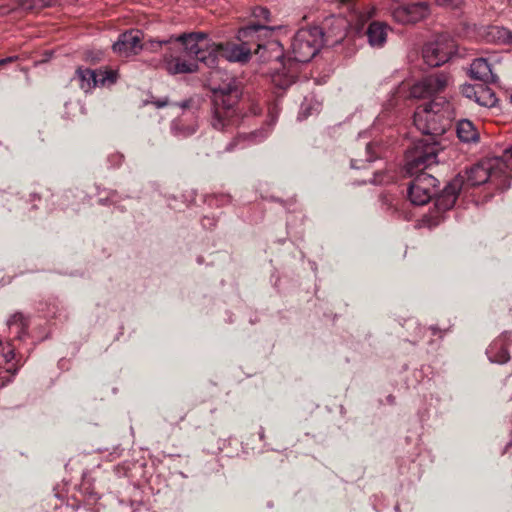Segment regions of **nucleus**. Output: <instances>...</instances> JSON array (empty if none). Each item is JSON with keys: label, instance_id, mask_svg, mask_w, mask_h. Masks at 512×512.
I'll return each mask as SVG.
<instances>
[{"label": "nucleus", "instance_id": "2f4dec72", "mask_svg": "<svg viewBox=\"0 0 512 512\" xmlns=\"http://www.w3.org/2000/svg\"><path fill=\"white\" fill-rule=\"evenodd\" d=\"M117 193L116 192H112L109 197L107 198V200L112 203V204H116L117 203Z\"/></svg>", "mask_w": 512, "mask_h": 512}, {"label": "nucleus", "instance_id": "473e14b6", "mask_svg": "<svg viewBox=\"0 0 512 512\" xmlns=\"http://www.w3.org/2000/svg\"><path fill=\"white\" fill-rule=\"evenodd\" d=\"M111 160H115V162H117V164H120L123 160V155L121 154H114L111 156Z\"/></svg>", "mask_w": 512, "mask_h": 512}, {"label": "nucleus", "instance_id": "e433bc0d", "mask_svg": "<svg viewBox=\"0 0 512 512\" xmlns=\"http://www.w3.org/2000/svg\"><path fill=\"white\" fill-rule=\"evenodd\" d=\"M357 162H358L357 160H352L351 161V167L352 168H357V169L361 168L360 165H357Z\"/></svg>", "mask_w": 512, "mask_h": 512}, {"label": "nucleus", "instance_id": "20e7f679", "mask_svg": "<svg viewBox=\"0 0 512 512\" xmlns=\"http://www.w3.org/2000/svg\"><path fill=\"white\" fill-rule=\"evenodd\" d=\"M454 117L455 112L450 101L445 97H435L416 108L413 122L423 136L438 140L451 128Z\"/></svg>", "mask_w": 512, "mask_h": 512}, {"label": "nucleus", "instance_id": "bb28decb", "mask_svg": "<svg viewBox=\"0 0 512 512\" xmlns=\"http://www.w3.org/2000/svg\"><path fill=\"white\" fill-rule=\"evenodd\" d=\"M493 348L491 347L487 353L489 354V358L492 362L496 363H506L509 360V353L506 348H501L500 351L497 353V355L492 356Z\"/></svg>", "mask_w": 512, "mask_h": 512}, {"label": "nucleus", "instance_id": "cd10ccee", "mask_svg": "<svg viewBox=\"0 0 512 512\" xmlns=\"http://www.w3.org/2000/svg\"><path fill=\"white\" fill-rule=\"evenodd\" d=\"M435 2L438 6L450 10L460 9L464 4V0H435Z\"/></svg>", "mask_w": 512, "mask_h": 512}, {"label": "nucleus", "instance_id": "c9c22d12", "mask_svg": "<svg viewBox=\"0 0 512 512\" xmlns=\"http://www.w3.org/2000/svg\"><path fill=\"white\" fill-rule=\"evenodd\" d=\"M378 175L376 174L374 179L371 181L373 184H382V180H379L378 178Z\"/></svg>", "mask_w": 512, "mask_h": 512}, {"label": "nucleus", "instance_id": "72a5a7b5", "mask_svg": "<svg viewBox=\"0 0 512 512\" xmlns=\"http://www.w3.org/2000/svg\"><path fill=\"white\" fill-rule=\"evenodd\" d=\"M407 87L404 84H401L396 91V94L400 95L406 91Z\"/></svg>", "mask_w": 512, "mask_h": 512}, {"label": "nucleus", "instance_id": "7ed1b4c3", "mask_svg": "<svg viewBox=\"0 0 512 512\" xmlns=\"http://www.w3.org/2000/svg\"><path fill=\"white\" fill-rule=\"evenodd\" d=\"M511 180L512 158L506 155L505 150L503 156L481 161L468 169L465 175L454 177L436 198V208L439 211L451 209L464 185L479 186L490 181L497 188L506 190Z\"/></svg>", "mask_w": 512, "mask_h": 512}, {"label": "nucleus", "instance_id": "9d476101", "mask_svg": "<svg viewBox=\"0 0 512 512\" xmlns=\"http://www.w3.org/2000/svg\"><path fill=\"white\" fill-rule=\"evenodd\" d=\"M450 77L441 72L423 77L421 80L409 87V98L425 99L442 93L449 85Z\"/></svg>", "mask_w": 512, "mask_h": 512}, {"label": "nucleus", "instance_id": "c756f323", "mask_svg": "<svg viewBox=\"0 0 512 512\" xmlns=\"http://www.w3.org/2000/svg\"><path fill=\"white\" fill-rule=\"evenodd\" d=\"M375 145L373 143L366 144V161L372 162L376 159Z\"/></svg>", "mask_w": 512, "mask_h": 512}, {"label": "nucleus", "instance_id": "7c9ffc66", "mask_svg": "<svg viewBox=\"0 0 512 512\" xmlns=\"http://www.w3.org/2000/svg\"><path fill=\"white\" fill-rule=\"evenodd\" d=\"M17 56H10V57H7V58H4V59H1L0 60V66L1 65H5L7 63H11V62H14L17 60Z\"/></svg>", "mask_w": 512, "mask_h": 512}, {"label": "nucleus", "instance_id": "c85d7f7f", "mask_svg": "<svg viewBox=\"0 0 512 512\" xmlns=\"http://www.w3.org/2000/svg\"><path fill=\"white\" fill-rule=\"evenodd\" d=\"M253 16L254 18H256L258 21H260L261 19L266 21V22H269L270 21V11L265 8V7H261V6H257L253 9Z\"/></svg>", "mask_w": 512, "mask_h": 512}, {"label": "nucleus", "instance_id": "f3484780", "mask_svg": "<svg viewBox=\"0 0 512 512\" xmlns=\"http://www.w3.org/2000/svg\"><path fill=\"white\" fill-rule=\"evenodd\" d=\"M388 26L379 21L371 22L366 30L368 43L372 47H382L387 40Z\"/></svg>", "mask_w": 512, "mask_h": 512}, {"label": "nucleus", "instance_id": "ddd939ff", "mask_svg": "<svg viewBox=\"0 0 512 512\" xmlns=\"http://www.w3.org/2000/svg\"><path fill=\"white\" fill-rule=\"evenodd\" d=\"M14 357V350L11 346L4 347L0 343V388L10 382L18 370L13 362Z\"/></svg>", "mask_w": 512, "mask_h": 512}, {"label": "nucleus", "instance_id": "423d86ee", "mask_svg": "<svg viewBox=\"0 0 512 512\" xmlns=\"http://www.w3.org/2000/svg\"><path fill=\"white\" fill-rule=\"evenodd\" d=\"M440 150V142L437 139L423 136L416 140L406 151V174L414 176L437 164V155Z\"/></svg>", "mask_w": 512, "mask_h": 512}, {"label": "nucleus", "instance_id": "dca6fc26", "mask_svg": "<svg viewBox=\"0 0 512 512\" xmlns=\"http://www.w3.org/2000/svg\"><path fill=\"white\" fill-rule=\"evenodd\" d=\"M277 120V112L276 107L269 109L268 120L265 122V125L260 129L252 131L248 134L241 135L245 140L249 141L251 144H257L265 140L271 132L273 125Z\"/></svg>", "mask_w": 512, "mask_h": 512}, {"label": "nucleus", "instance_id": "a19ab883", "mask_svg": "<svg viewBox=\"0 0 512 512\" xmlns=\"http://www.w3.org/2000/svg\"><path fill=\"white\" fill-rule=\"evenodd\" d=\"M510 102L512 103V94L510 95Z\"/></svg>", "mask_w": 512, "mask_h": 512}, {"label": "nucleus", "instance_id": "f8f14e48", "mask_svg": "<svg viewBox=\"0 0 512 512\" xmlns=\"http://www.w3.org/2000/svg\"><path fill=\"white\" fill-rule=\"evenodd\" d=\"M141 36L140 30H129L120 34L118 40L113 44L114 52L124 58L136 55L142 49Z\"/></svg>", "mask_w": 512, "mask_h": 512}, {"label": "nucleus", "instance_id": "f704fd0d", "mask_svg": "<svg viewBox=\"0 0 512 512\" xmlns=\"http://www.w3.org/2000/svg\"><path fill=\"white\" fill-rule=\"evenodd\" d=\"M202 224L204 227H207L208 225L211 227L214 225V223L210 222V219L206 217L203 219Z\"/></svg>", "mask_w": 512, "mask_h": 512}, {"label": "nucleus", "instance_id": "aec40b11", "mask_svg": "<svg viewBox=\"0 0 512 512\" xmlns=\"http://www.w3.org/2000/svg\"><path fill=\"white\" fill-rule=\"evenodd\" d=\"M488 41L497 44L512 45V31L502 26H490L487 30Z\"/></svg>", "mask_w": 512, "mask_h": 512}, {"label": "nucleus", "instance_id": "1a4fd4ad", "mask_svg": "<svg viewBox=\"0 0 512 512\" xmlns=\"http://www.w3.org/2000/svg\"><path fill=\"white\" fill-rule=\"evenodd\" d=\"M455 43L447 35H440L426 43L422 49L424 62L430 67H438L446 63L455 52Z\"/></svg>", "mask_w": 512, "mask_h": 512}, {"label": "nucleus", "instance_id": "2eb2a0df", "mask_svg": "<svg viewBox=\"0 0 512 512\" xmlns=\"http://www.w3.org/2000/svg\"><path fill=\"white\" fill-rule=\"evenodd\" d=\"M282 69L277 70L272 75V82L282 88L286 89L293 83H295V80L298 75V67L293 65L292 63L288 62H282Z\"/></svg>", "mask_w": 512, "mask_h": 512}, {"label": "nucleus", "instance_id": "58836bf2", "mask_svg": "<svg viewBox=\"0 0 512 512\" xmlns=\"http://www.w3.org/2000/svg\"><path fill=\"white\" fill-rule=\"evenodd\" d=\"M506 155H509L512 158V145L506 149Z\"/></svg>", "mask_w": 512, "mask_h": 512}, {"label": "nucleus", "instance_id": "b1692460", "mask_svg": "<svg viewBox=\"0 0 512 512\" xmlns=\"http://www.w3.org/2000/svg\"><path fill=\"white\" fill-rule=\"evenodd\" d=\"M182 119L178 120V121H174L172 123V130L175 134H179V135H182V136H189V135H192L193 133H195L196 129H197V125L196 124H191V125H188V126H184L182 125Z\"/></svg>", "mask_w": 512, "mask_h": 512}, {"label": "nucleus", "instance_id": "4be33fe9", "mask_svg": "<svg viewBox=\"0 0 512 512\" xmlns=\"http://www.w3.org/2000/svg\"><path fill=\"white\" fill-rule=\"evenodd\" d=\"M53 0H17L18 7L27 11H38L52 6Z\"/></svg>", "mask_w": 512, "mask_h": 512}, {"label": "nucleus", "instance_id": "5701e85b", "mask_svg": "<svg viewBox=\"0 0 512 512\" xmlns=\"http://www.w3.org/2000/svg\"><path fill=\"white\" fill-rule=\"evenodd\" d=\"M319 109L320 103L312 98H305L300 107L299 118L306 119L314 113H317Z\"/></svg>", "mask_w": 512, "mask_h": 512}, {"label": "nucleus", "instance_id": "39448f33", "mask_svg": "<svg viewBox=\"0 0 512 512\" xmlns=\"http://www.w3.org/2000/svg\"><path fill=\"white\" fill-rule=\"evenodd\" d=\"M324 44V33L319 27L302 28L292 39L288 62L295 66L307 63L319 52Z\"/></svg>", "mask_w": 512, "mask_h": 512}, {"label": "nucleus", "instance_id": "f03ea898", "mask_svg": "<svg viewBox=\"0 0 512 512\" xmlns=\"http://www.w3.org/2000/svg\"><path fill=\"white\" fill-rule=\"evenodd\" d=\"M262 112L259 101L244 89L241 79L230 77L212 89L210 125L218 131L236 127L248 116Z\"/></svg>", "mask_w": 512, "mask_h": 512}, {"label": "nucleus", "instance_id": "a878e982", "mask_svg": "<svg viewBox=\"0 0 512 512\" xmlns=\"http://www.w3.org/2000/svg\"><path fill=\"white\" fill-rule=\"evenodd\" d=\"M178 105L179 108L183 111V114H185L186 111H188L191 113V115L194 116L196 112L199 110L200 101L199 99L190 98L180 102Z\"/></svg>", "mask_w": 512, "mask_h": 512}, {"label": "nucleus", "instance_id": "6e6552de", "mask_svg": "<svg viewBox=\"0 0 512 512\" xmlns=\"http://www.w3.org/2000/svg\"><path fill=\"white\" fill-rule=\"evenodd\" d=\"M119 74L117 70H93L80 66L76 69L73 80L77 81L79 87L88 93L98 86H111L118 80Z\"/></svg>", "mask_w": 512, "mask_h": 512}, {"label": "nucleus", "instance_id": "6ab92c4d", "mask_svg": "<svg viewBox=\"0 0 512 512\" xmlns=\"http://www.w3.org/2000/svg\"><path fill=\"white\" fill-rule=\"evenodd\" d=\"M456 132L462 142L476 143L479 141V132L473 122L468 119H462L457 123Z\"/></svg>", "mask_w": 512, "mask_h": 512}, {"label": "nucleus", "instance_id": "412c9836", "mask_svg": "<svg viewBox=\"0 0 512 512\" xmlns=\"http://www.w3.org/2000/svg\"><path fill=\"white\" fill-rule=\"evenodd\" d=\"M478 91V97L476 103L479 106L486 107V108H492L496 105L498 99L494 93V91L485 85V83H482L481 88Z\"/></svg>", "mask_w": 512, "mask_h": 512}, {"label": "nucleus", "instance_id": "ea45409f", "mask_svg": "<svg viewBox=\"0 0 512 512\" xmlns=\"http://www.w3.org/2000/svg\"><path fill=\"white\" fill-rule=\"evenodd\" d=\"M153 104L156 107V109L160 108V101L159 100L153 102Z\"/></svg>", "mask_w": 512, "mask_h": 512}, {"label": "nucleus", "instance_id": "4c0bfd02", "mask_svg": "<svg viewBox=\"0 0 512 512\" xmlns=\"http://www.w3.org/2000/svg\"><path fill=\"white\" fill-rule=\"evenodd\" d=\"M161 105H162V108H166L169 106V102L167 99H163L162 98V102H161Z\"/></svg>", "mask_w": 512, "mask_h": 512}, {"label": "nucleus", "instance_id": "a211bd4d", "mask_svg": "<svg viewBox=\"0 0 512 512\" xmlns=\"http://www.w3.org/2000/svg\"><path fill=\"white\" fill-rule=\"evenodd\" d=\"M30 320L21 312H16L7 320V326L15 334V337L22 339L27 335Z\"/></svg>", "mask_w": 512, "mask_h": 512}, {"label": "nucleus", "instance_id": "4468645a", "mask_svg": "<svg viewBox=\"0 0 512 512\" xmlns=\"http://www.w3.org/2000/svg\"><path fill=\"white\" fill-rule=\"evenodd\" d=\"M469 75L471 78L484 83H495L498 81V77L492 72L491 65L484 58L473 60L470 65Z\"/></svg>", "mask_w": 512, "mask_h": 512}, {"label": "nucleus", "instance_id": "f257e3e1", "mask_svg": "<svg viewBox=\"0 0 512 512\" xmlns=\"http://www.w3.org/2000/svg\"><path fill=\"white\" fill-rule=\"evenodd\" d=\"M273 29V27L260 22L244 26L239 29L237 35L240 44L234 42L210 43L208 34L205 32L182 33L175 39L162 40V45L167 44L169 49L177 51L176 55H171V59H166V70L171 75L196 72L198 64L182 59V54L195 58L209 68L218 66L219 57L229 62L246 63L252 52L259 55L263 61L279 59L281 44L270 39Z\"/></svg>", "mask_w": 512, "mask_h": 512}, {"label": "nucleus", "instance_id": "393cba45", "mask_svg": "<svg viewBox=\"0 0 512 512\" xmlns=\"http://www.w3.org/2000/svg\"><path fill=\"white\" fill-rule=\"evenodd\" d=\"M482 83L480 84H464L461 87V92L464 97H466L469 100H472L476 103L477 97H478V91L481 88Z\"/></svg>", "mask_w": 512, "mask_h": 512}, {"label": "nucleus", "instance_id": "9b49d317", "mask_svg": "<svg viewBox=\"0 0 512 512\" xmlns=\"http://www.w3.org/2000/svg\"><path fill=\"white\" fill-rule=\"evenodd\" d=\"M430 14L427 2H413L398 6L393 11L394 18L403 24H412L425 19Z\"/></svg>", "mask_w": 512, "mask_h": 512}, {"label": "nucleus", "instance_id": "0eeeda50", "mask_svg": "<svg viewBox=\"0 0 512 512\" xmlns=\"http://www.w3.org/2000/svg\"><path fill=\"white\" fill-rule=\"evenodd\" d=\"M408 186V197L412 204L422 206L427 204L433 197L436 198L440 195L437 194L438 180L431 174L422 172L417 173Z\"/></svg>", "mask_w": 512, "mask_h": 512}]
</instances>
